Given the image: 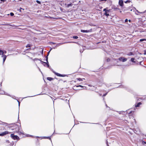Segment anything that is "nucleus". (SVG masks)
Returning <instances> with one entry per match:
<instances>
[{
	"label": "nucleus",
	"instance_id": "nucleus-1",
	"mask_svg": "<svg viewBox=\"0 0 146 146\" xmlns=\"http://www.w3.org/2000/svg\"><path fill=\"white\" fill-rule=\"evenodd\" d=\"M11 137L14 140H18L19 139V137L17 135H15L13 134H11Z\"/></svg>",
	"mask_w": 146,
	"mask_h": 146
},
{
	"label": "nucleus",
	"instance_id": "nucleus-2",
	"mask_svg": "<svg viewBox=\"0 0 146 146\" xmlns=\"http://www.w3.org/2000/svg\"><path fill=\"white\" fill-rule=\"evenodd\" d=\"M118 60L120 61H122V62H125L126 61L127 59V58H124L123 57H121L119 58H118Z\"/></svg>",
	"mask_w": 146,
	"mask_h": 146
},
{
	"label": "nucleus",
	"instance_id": "nucleus-3",
	"mask_svg": "<svg viewBox=\"0 0 146 146\" xmlns=\"http://www.w3.org/2000/svg\"><path fill=\"white\" fill-rule=\"evenodd\" d=\"M11 132H9L7 131H5V132H3L1 133L0 134V136H3L6 134H10Z\"/></svg>",
	"mask_w": 146,
	"mask_h": 146
},
{
	"label": "nucleus",
	"instance_id": "nucleus-4",
	"mask_svg": "<svg viewBox=\"0 0 146 146\" xmlns=\"http://www.w3.org/2000/svg\"><path fill=\"white\" fill-rule=\"evenodd\" d=\"M15 131L16 132H19L20 130V127L17 125H15Z\"/></svg>",
	"mask_w": 146,
	"mask_h": 146
},
{
	"label": "nucleus",
	"instance_id": "nucleus-5",
	"mask_svg": "<svg viewBox=\"0 0 146 146\" xmlns=\"http://www.w3.org/2000/svg\"><path fill=\"white\" fill-rule=\"evenodd\" d=\"M119 5L121 7H123V2L122 0H119Z\"/></svg>",
	"mask_w": 146,
	"mask_h": 146
},
{
	"label": "nucleus",
	"instance_id": "nucleus-6",
	"mask_svg": "<svg viewBox=\"0 0 146 146\" xmlns=\"http://www.w3.org/2000/svg\"><path fill=\"white\" fill-rule=\"evenodd\" d=\"M54 73L56 74V75L60 77H64L65 76V75H63L60 74H59L58 73H56L55 72H53Z\"/></svg>",
	"mask_w": 146,
	"mask_h": 146
},
{
	"label": "nucleus",
	"instance_id": "nucleus-7",
	"mask_svg": "<svg viewBox=\"0 0 146 146\" xmlns=\"http://www.w3.org/2000/svg\"><path fill=\"white\" fill-rule=\"evenodd\" d=\"M81 31L82 33H88L90 32V30H81Z\"/></svg>",
	"mask_w": 146,
	"mask_h": 146
},
{
	"label": "nucleus",
	"instance_id": "nucleus-8",
	"mask_svg": "<svg viewBox=\"0 0 146 146\" xmlns=\"http://www.w3.org/2000/svg\"><path fill=\"white\" fill-rule=\"evenodd\" d=\"M2 57L3 58V63H4L6 58L7 56L5 55H3L2 56Z\"/></svg>",
	"mask_w": 146,
	"mask_h": 146
},
{
	"label": "nucleus",
	"instance_id": "nucleus-9",
	"mask_svg": "<svg viewBox=\"0 0 146 146\" xmlns=\"http://www.w3.org/2000/svg\"><path fill=\"white\" fill-rule=\"evenodd\" d=\"M136 11L137 12H138V13H139L143 14V13H145L146 12V10L145 11H143V12H139L137 10H136Z\"/></svg>",
	"mask_w": 146,
	"mask_h": 146
},
{
	"label": "nucleus",
	"instance_id": "nucleus-10",
	"mask_svg": "<svg viewBox=\"0 0 146 146\" xmlns=\"http://www.w3.org/2000/svg\"><path fill=\"white\" fill-rule=\"evenodd\" d=\"M83 79H84V78L82 79V78H77L76 79V81H75V82H76V81H77V80H79V81H82Z\"/></svg>",
	"mask_w": 146,
	"mask_h": 146
},
{
	"label": "nucleus",
	"instance_id": "nucleus-11",
	"mask_svg": "<svg viewBox=\"0 0 146 146\" xmlns=\"http://www.w3.org/2000/svg\"><path fill=\"white\" fill-rule=\"evenodd\" d=\"M62 44V43H58V44H57L56 45V46L55 47H53V48L55 49L56 47L57 46H59Z\"/></svg>",
	"mask_w": 146,
	"mask_h": 146
},
{
	"label": "nucleus",
	"instance_id": "nucleus-12",
	"mask_svg": "<svg viewBox=\"0 0 146 146\" xmlns=\"http://www.w3.org/2000/svg\"><path fill=\"white\" fill-rule=\"evenodd\" d=\"M47 80H48L50 81L53 80V78H52L48 77L47 78Z\"/></svg>",
	"mask_w": 146,
	"mask_h": 146
},
{
	"label": "nucleus",
	"instance_id": "nucleus-13",
	"mask_svg": "<svg viewBox=\"0 0 146 146\" xmlns=\"http://www.w3.org/2000/svg\"><path fill=\"white\" fill-rule=\"evenodd\" d=\"M4 54L3 51L0 50V55H2V56L3 55V54Z\"/></svg>",
	"mask_w": 146,
	"mask_h": 146
},
{
	"label": "nucleus",
	"instance_id": "nucleus-14",
	"mask_svg": "<svg viewBox=\"0 0 146 146\" xmlns=\"http://www.w3.org/2000/svg\"><path fill=\"white\" fill-rule=\"evenodd\" d=\"M135 60V59L133 58H131V61L133 62H134V63H135V61H134V60Z\"/></svg>",
	"mask_w": 146,
	"mask_h": 146
},
{
	"label": "nucleus",
	"instance_id": "nucleus-15",
	"mask_svg": "<svg viewBox=\"0 0 146 146\" xmlns=\"http://www.w3.org/2000/svg\"><path fill=\"white\" fill-rule=\"evenodd\" d=\"M72 5L71 3L69 4H67V7H69L72 6Z\"/></svg>",
	"mask_w": 146,
	"mask_h": 146
},
{
	"label": "nucleus",
	"instance_id": "nucleus-16",
	"mask_svg": "<svg viewBox=\"0 0 146 146\" xmlns=\"http://www.w3.org/2000/svg\"><path fill=\"white\" fill-rule=\"evenodd\" d=\"M146 41V39H145V38L141 39H140V42H142V41Z\"/></svg>",
	"mask_w": 146,
	"mask_h": 146
},
{
	"label": "nucleus",
	"instance_id": "nucleus-17",
	"mask_svg": "<svg viewBox=\"0 0 146 146\" xmlns=\"http://www.w3.org/2000/svg\"><path fill=\"white\" fill-rule=\"evenodd\" d=\"M141 104V102H139L138 103L137 105L135 106L136 107H138L139 106V105Z\"/></svg>",
	"mask_w": 146,
	"mask_h": 146
},
{
	"label": "nucleus",
	"instance_id": "nucleus-18",
	"mask_svg": "<svg viewBox=\"0 0 146 146\" xmlns=\"http://www.w3.org/2000/svg\"><path fill=\"white\" fill-rule=\"evenodd\" d=\"M43 62V63H45V65H47L48 67H49V65L48 64V63H47H47H46V62Z\"/></svg>",
	"mask_w": 146,
	"mask_h": 146
},
{
	"label": "nucleus",
	"instance_id": "nucleus-19",
	"mask_svg": "<svg viewBox=\"0 0 146 146\" xmlns=\"http://www.w3.org/2000/svg\"><path fill=\"white\" fill-rule=\"evenodd\" d=\"M133 55V53L131 52H130V53H128L127 54V55H129V56H131V55Z\"/></svg>",
	"mask_w": 146,
	"mask_h": 146
},
{
	"label": "nucleus",
	"instance_id": "nucleus-20",
	"mask_svg": "<svg viewBox=\"0 0 146 146\" xmlns=\"http://www.w3.org/2000/svg\"><path fill=\"white\" fill-rule=\"evenodd\" d=\"M73 38L74 39H77L78 38V37L77 36H73Z\"/></svg>",
	"mask_w": 146,
	"mask_h": 146
},
{
	"label": "nucleus",
	"instance_id": "nucleus-21",
	"mask_svg": "<svg viewBox=\"0 0 146 146\" xmlns=\"http://www.w3.org/2000/svg\"><path fill=\"white\" fill-rule=\"evenodd\" d=\"M130 1L129 0H127V1H126L125 2V3H130Z\"/></svg>",
	"mask_w": 146,
	"mask_h": 146
},
{
	"label": "nucleus",
	"instance_id": "nucleus-22",
	"mask_svg": "<svg viewBox=\"0 0 146 146\" xmlns=\"http://www.w3.org/2000/svg\"><path fill=\"white\" fill-rule=\"evenodd\" d=\"M103 11H105V12H106L107 11L108 12L109 11V10H107L106 9H104L103 10Z\"/></svg>",
	"mask_w": 146,
	"mask_h": 146
},
{
	"label": "nucleus",
	"instance_id": "nucleus-23",
	"mask_svg": "<svg viewBox=\"0 0 146 146\" xmlns=\"http://www.w3.org/2000/svg\"><path fill=\"white\" fill-rule=\"evenodd\" d=\"M104 14L106 16H108L109 15V14L107 12H105V13Z\"/></svg>",
	"mask_w": 146,
	"mask_h": 146
},
{
	"label": "nucleus",
	"instance_id": "nucleus-24",
	"mask_svg": "<svg viewBox=\"0 0 146 146\" xmlns=\"http://www.w3.org/2000/svg\"><path fill=\"white\" fill-rule=\"evenodd\" d=\"M31 47V45L30 44H28L26 46V47L27 48V47Z\"/></svg>",
	"mask_w": 146,
	"mask_h": 146
},
{
	"label": "nucleus",
	"instance_id": "nucleus-25",
	"mask_svg": "<svg viewBox=\"0 0 146 146\" xmlns=\"http://www.w3.org/2000/svg\"><path fill=\"white\" fill-rule=\"evenodd\" d=\"M46 62L48 63V57H47V56L46 57Z\"/></svg>",
	"mask_w": 146,
	"mask_h": 146
},
{
	"label": "nucleus",
	"instance_id": "nucleus-26",
	"mask_svg": "<svg viewBox=\"0 0 146 146\" xmlns=\"http://www.w3.org/2000/svg\"><path fill=\"white\" fill-rule=\"evenodd\" d=\"M10 15L11 16H13L14 15V13H11Z\"/></svg>",
	"mask_w": 146,
	"mask_h": 146
},
{
	"label": "nucleus",
	"instance_id": "nucleus-27",
	"mask_svg": "<svg viewBox=\"0 0 146 146\" xmlns=\"http://www.w3.org/2000/svg\"><path fill=\"white\" fill-rule=\"evenodd\" d=\"M36 2L38 3V4H40V2L39 1H38V0H36Z\"/></svg>",
	"mask_w": 146,
	"mask_h": 146
},
{
	"label": "nucleus",
	"instance_id": "nucleus-28",
	"mask_svg": "<svg viewBox=\"0 0 146 146\" xmlns=\"http://www.w3.org/2000/svg\"><path fill=\"white\" fill-rule=\"evenodd\" d=\"M77 87H81L82 88L83 87V86L81 85H78V86H77Z\"/></svg>",
	"mask_w": 146,
	"mask_h": 146
},
{
	"label": "nucleus",
	"instance_id": "nucleus-29",
	"mask_svg": "<svg viewBox=\"0 0 146 146\" xmlns=\"http://www.w3.org/2000/svg\"><path fill=\"white\" fill-rule=\"evenodd\" d=\"M142 143L143 144H146V142L144 141H142Z\"/></svg>",
	"mask_w": 146,
	"mask_h": 146
},
{
	"label": "nucleus",
	"instance_id": "nucleus-30",
	"mask_svg": "<svg viewBox=\"0 0 146 146\" xmlns=\"http://www.w3.org/2000/svg\"><path fill=\"white\" fill-rule=\"evenodd\" d=\"M128 21V20L127 19H126L125 20V22H127Z\"/></svg>",
	"mask_w": 146,
	"mask_h": 146
},
{
	"label": "nucleus",
	"instance_id": "nucleus-31",
	"mask_svg": "<svg viewBox=\"0 0 146 146\" xmlns=\"http://www.w3.org/2000/svg\"><path fill=\"white\" fill-rule=\"evenodd\" d=\"M107 0H100V1H106Z\"/></svg>",
	"mask_w": 146,
	"mask_h": 146
},
{
	"label": "nucleus",
	"instance_id": "nucleus-32",
	"mask_svg": "<svg viewBox=\"0 0 146 146\" xmlns=\"http://www.w3.org/2000/svg\"><path fill=\"white\" fill-rule=\"evenodd\" d=\"M107 94V93H106V94H104L103 95V96H105Z\"/></svg>",
	"mask_w": 146,
	"mask_h": 146
},
{
	"label": "nucleus",
	"instance_id": "nucleus-33",
	"mask_svg": "<svg viewBox=\"0 0 146 146\" xmlns=\"http://www.w3.org/2000/svg\"><path fill=\"white\" fill-rule=\"evenodd\" d=\"M1 1L4 2L6 1L5 0H0Z\"/></svg>",
	"mask_w": 146,
	"mask_h": 146
},
{
	"label": "nucleus",
	"instance_id": "nucleus-34",
	"mask_svg": "<svg viewBox=\"0 0 146 146\" xmlns=\"http://www.w3.org/2000/svg\"><path fill=\"white\" fill-rule=\"evenodd\" d=\"M3 52H4V53H5V54H6L7 52L5 50H4V51H3Z\"/></svg>",
	"mask_w": 146,
	"mask_h": 146
},
{
	"label": "nucleus",
	"instance_id": "nucleus-35",
	"mask_svg": "<svg viewBox=\"0 0 146 146\" xmlns=\"http://www.w3.org/2000/svg\"><path fill=\"white\" fill-rule=\"evenodd\" d=\"M50 44H55V43H54V42H50Z\"/></svg>",
	"mask_w": 146,
	"mask_h": 146
},
{
	"label": "nucleus",
	"instance_id": "nucleus-36",
	"mask_svg": "<svg viewBox=\"0 0 146 146\" xmlns=\"http://www.w3.org/2000/svg\"><path fill=\"white\" fill-rule=\"evenodd\" d=\"M50 51H49L48 52V55H47V56H48V54H49V53H50Z\"/></svg>",
	"mask_w": 146,
	"mask_h": 146
},
{
	"label": "nucleus",
	"instance_id": "nucleus-37",
	"mask_svg": "<svg viewBox=\"0 0 146 146\" xmlns=\"http://www.w3.org/2000/svg\"><path fill=\"white\" fill-rule=\"evenodd\" d=\"M110 61V59H108H108H107V61L108 62V61Z\"/></svg>",
	"mask_w": 146,
	"mask_h": 146
},
{
	"label": "nucleus",
	"instance_id": "nucleus-38",
	"mask_svg": "<svg viewBox=\"0 0 146 146\" xmlns=\"http://www.w3.org/2000/svg\"><path fill=\"white\" fill-rule=\"evenodd\" d=\"M20 9H23V10H24V9H23V8H20Z\"/></svg>",
	"mask_w": 146,
	"mask_h": 146
},
{
	"label": "nucleus",
	"instance_id": "nucleus-39",
	"mask_svg": "<svg viewBox=\"0 0 146 146\" xmlns=\"http://www.w3.org/2000/svg\"><path fill=\"white\" fill-rule=\"evenodd\" d=\"M34 60H38V59L37 58H36Z\"/></svg>",
	"mask_w": 146,
	"mask_h": 146
},
{
	"label": "nucleus",
	"instance_id": "nucleus-40",
	"mask_svg": "<svg viewBox=\"0 0 146 146\" xmlns=\"http://www.w3.org/2000/svg\"><path fill=\"white\" fill-rule=\"evenodd\" d=\"M21 9H20V10H19V11H20V12H21Z\"/></svg>",
	"mask_w": 146,
	"mask_h": 146
},
{
	"label": "nucleus",
	"instance_id": "nucleus-41",
	"mask_svg": "<svg viewBox=\"0 0 146 146\" xmlns=\"http://www.w3.org/2000/svg\"><path fill=\"white\" fill-rule=\"evenodd\" d=\"M144 54H146V52H144Z\"/></svg>",
	"mask_w": 146,
	"mask_h": 146
},
{
	"label": "nucleus",
	"instance_id": "nucleus-42",
	"mask_svg": "<svg viewBox=\"0 0 146 146\" xmlns=\"http://www.w3.org/2000/svg\"><path fill=\"white\" fill-rule=\"evenodd\" d=\"M129 22H131V20H129Z\"/></svg>",
	"mask_w": 146,
	"mask_h": 146
},
{
	"label": "nucleus",
	"instance_id": "nucleus-43",
	"mask_svg": "<svg viewBox=\"0 0 146 146\" xmlns=\"http://www.w3.org/2000/svg\"><path fill=\"white\" fill-rule=\"evenodd\" d=\"M52 48H51V49H50V51L51 50H52Z\"/></svg>",
	"mask_w": 146,
	"mask_h": 146
},
{
	"label": "nucleus",
	"instance_id": "nucleus-44",
	"mask_svg": "<svg viewBox=\"0 0 146 146\" xmlns=\"http://www.w3.org/2000/svg\"><path fill=\"white\" fill-rule=\"evenodd\" d=\"M106 107H107V105L106 104Z\"/></svg>",
	"mask_w": 146,
	"mask_h": 146
},
{
	"label": "nucleus",
	"instance_id": "nucleus-45",
	"mask_svg": "<svg viewBox=\"0 0 146 146\" xmlns=\"http://www.w3.org/2000/svg\"><path fill=\"white\" fill-rule=\"evenodd\" d=\"M42 54L43 53V50H42Z\"/></svg>",
	"mask_w": 146,
	"mask_h": 146
}]
</instances>
